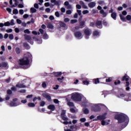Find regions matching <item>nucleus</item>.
<instances>
[{
  "instance_id": "37998d69",
  "label": "nucleus",
  "mask_w": 131,
  "mask_h": 131,
  "mask_svg": "<svg viewBox=\"0 0 131 131\" xmlns=\"http://www.w3.org/2000/svg\"><path fill=\"white\" fill-rule=\"evenodd\" d=\"M9 4L11 5V8L15 7V5H12V0H9Z\"/></svg>"
},
{
  "instance_id": "0e129e2a",
  "label": "nucleus",
  "mask_w": 131,
  "mask_h": 131,
  "mask_svg": "<svg viewBox=\"0 0 131 131\" xmlns=\"http://www.w3.org/2000/svg\"><path fill=\"white\" fill-rule=\"evenodd\" d=\"M55 15L56 16V17H59V12L58 11L55 12Z\"/></svg>"
},
{
  "instance_id": "412c9836",
  "label": "nucleus",
  "mask_w": 131,
  "mask_h": 131,
  "mask_svg": "<svg viewBox=\"0 0 131 131\" xmlns=\"http://www.w3.org/2000/svg\"><path fill=\"white\" fill-rule=\"evenodd\" d=\"M16 88H26V85H24V84H16Z\"/></svg>"
},
{
  "instance_id": "6e6d98bb",
  "label": "nucleus",
  "mask_w": 131,
  "mask_h": 131,
  "mask_svg": "<svg viewBox=\"0 0 131 131\" xmlns=\"http://www.w3.org/2000/svg\"><path fill=\"white\" fill-rule=\"evenodd\" d=\"M8 37H9V35H8V34L6 33L5 34V35L3 36V38L5 39H6L7 38H8Z\"/></svg>"
},
{
  "instance_id": "a878e982",
  "label": "nucleus",
  "mask_w": 131,
  "mask_h": 131,
  "mask_svg": "<svg viewBox=\"0 0 131 131\" xmlns=\"http://www.w3.org/2000/svg\"><path fill=\"white\" fill-rule=\"evenodd\" d=\"M99 79H100L99 78L94 79V82L95 84H97L100 83V81H99Z\"/></svg>"
},
{
  "instance_id": "0eeeda50",
  "label": "nucleus",
  "mask_w": 131,
  "mask_h": 131,
  "mask_svg": "<svg viewBox=\"0 0 131 131\" xmlns=\"http://www.w3.org/2000/svg\"><path fill=\"white\" fill-rule=\"evenodd\" d=\"M66 115V111L64 110L61 111V114L60 115V117L61 118V119L64 121H68V118L65 117Z\"/></svg>"
},
{
  "instance_id": "e433bc0d",
  "label": "nucleus",
  "mask_w": 131,
  "mask_h": 131,
  "mask_svg": "<svg viewBox=\"0 0 131 131\" xmlns=\"http://www.w3.org/2000/svg\"><path fill=\"white\" fill-rule=\"evenodd\" d=\"M82 84H83V85H88L89 84V81L86 80L83 81H82Z\"/></svg>"
},
{
  "instance_id": "7ed1b4c3",
  "label": "nucleus",
  "mask_w": 131,
  "mask_h": 131,
  "mask_svg": "<svg viewBox=\"0 0 131 131\" xmlns=\"http://www.w3.org/2000/svg\"><path fill=\"white\" fill-rule=\"evenodd\" d=\"M71 100H73V101L75 102H80L81 101V96L80 95V94H79L78 93H74L71 94Z\"/></svg>"
},
{
  "instance_id": "f257e3e1",
  "label": "nucleus",
  "mask_w": 131,
  "mask_h": 131,
  "mask_svg": "<svg viewBox=\"0 0 131 131\" xmlns=\"http://www.w3.org/2000/svg\"><path fill=\"white\" fill-rule=\"evenodd\" d=\"M32 56L31 55H27L21 59H19V65L21 66H25V69L29 68V63L30 62V59H31Z\"/></svg>"
},
{
  "instance_id": "6ab92c4d",
  "label": "nucleus",
  "mask_w": 131,
  "mask_h": 131,
  "mask_svg": "<svg viewBox=\"0 0 131 131\" xmlns=\"http://www.w3.org/2000/svg\"><path fill=\"white\" fill-rule=\"evenodd\" d=\"M23 46H24V48L26 49V50H29L30 49V47L29 46L28 43H27V42H24Z\"/></svg>"
},
{
  "instance_id": "20e7f679",
  "label": "nucleus",
  "mask_w": 131,
  "mask_h": 131,
  "mask_svg": "<svg viewBox=\"0 0 131 131\" xmlns=\"http://www.w3.org/2000/svg\"><path fill=\"white\" fill-rule=\"evenodd\" d=\"M121 81H126V91H128L130 90V88L129 87V76L126 74L123 77H121Z\"/></svg>"
},
{
  "instance_id": "f8f14e48",
  "label": "nucleus",
  "mask_w": 131,
  "mask_h": 131,
  "mask_svg": "<svg viewBox=\"0 0 131 131\" xmlns=\"http://www.w3.org/2000/svg\"><path fill=\"white\" fill-rule=\"evenodd\" d=\"M47 108L51 111H55V110H56V107L54 104H49V105H48V106L47 107Z\"/></svg>"
},
{
  "instance_id": "f704fd0d",
  "label": "nucleus",
  "mask_w": 131,
  "mask_h": 131,
  "mask_svg": "<svg viewBox=\"0 0 131 131\" xmlns=\"http://www.w3.org/2000/svg\"><path fill=\"white\" fill-rule=\"evenodd\" d=\"M5 27H9L11 25V24L9 23V21H7L4 24Z\"/></svg>"
},
{
  "instance_id": "69168bd1",
  "label": "nucleus",
  "mask_w": 131,
  "mask_h": 131,
  "mask_svg": "<svg viewBox=\"0 0 131 131\" xmlns=\"http://www.w3.org/2000/svg\"><path fill=\"white\" fill-rule=\"evenodd\" d=\"M60 11H61V12L62 13H64V12H66V9H64V8L62 7L61 8Z\"/></svg>"
},
{
  "instance_id": "a19ab883",
  "label": "nucleus",
  "mask_w": 131,
  "mask_h": 131,
  "mask_svg": "<svg viewBox=\"0 0 131 131\" xmlns=\"http://www.w3.org/2000/svg\"><path fill=\"white\" fill-rule=\"evenodd\" d=\"M126 19L128 21H130L131 20V15H127V16H126Z\"/></svg>"
},
{
  "instance_id": "c756f323",
  "label": "nucleus",
  "mask_w": 131,
  "mask_h": 131,
  "mask_svg": "<svg viewBox=\"0 0 131 131\" xmlns=\"http://www.w3.org/2000/svg\"><path fill=\"white\" fill-rule=\"evenodd\" d=\"M37 100H38L39 101H41V98H40V97H34V99H32V101L35 102Z\"/></svg>"
},
{
  "instance_id": "423d86ee",
  "label": "nucleus",
  "mask_w": 131,
  "mask_h": 131,
  "mask_svg": "<svg viewBox=\"0 0 131 131\" xmlns=\"http://www.w3.org/2000/svg\"><path fill=\"white\" fill-rule=\"evenodd\" d=\"M24 36H25V40L28 41V42H29L30 45H33V41L31 40V37H30V36L28 35L27 34H24Z\"/></svg>"
},
{
  "instance_id": "ddd939ff",
  "label": "nucleus",
  "mask_w": 131,
  "mask_h": 131,
  "mask_svg": "<svg viewBox=\"0 0 131 131\" xmlns=\"http://www.w3.org/2000/svg\"><path fill=\"white\" fill-rule=\"evenodd\" d=\"M59 26H60L61 28H63L64 30H67V28L66 27V25L62 21L59 22Z\"/></svg>"
},
{
  "instance_id": "5fc2aeb1",
  "label": "nucleus",
  "mask_w": 131,
  "mask_h": 131,
  "mask_svg": "<svg viewBox=\"0 0 131 131\" xmlns=\"http://www.w3.org/2000/svg\"><path fill=\"white\" fill-rule=\"evenodd\" d=\"M104 4V1H98V4L101 5Z\"/></svg>"
},
{
  "instance_id": "052dcab7",
  "label": "nucleus",
  "mask_w": 131,
  "mask_h": 131,
  "mask_svg": "<svg viewBox=\"0 0 131 131\" xmlns=\"http://www.w3.org/2000/svg\"><path fill=\"white\" fill-rule=\"evenodd\" d=\"M112 81L111 78H109L108 79H106V82H111Z\"/></svg>"
},
{
  "instance_id": "2f4dec72",
  "label": "nucleus",
  "mask_w": 131,
  "mask_h": 131,
  "mask_svg": "<svg viewBox=\"0 0 131 131\" xmlns=\"http://www.w3.org/2000/svg\"><path fill=\"white\" fill-rule=\"evenodd\" d=\"M47 28L50 29H54V26H53L51 24L49 23L47 25Z\"/></svg>"
},
{
  "instance_id": "4be33fe9",
  "label": "nucleus",
  "mask_w": 131,
  "mask_h": 131,
  "mask_svg": "<svg viewBox=\"0 0 131 131\" xmlns=\"http://www.w3.org/2000/svg\"><path fill=\"white\" fill-rule=\"evenodd\" d=\"M119 17H120V20L123 22H126V18L124 16H122L121 14H119Z\"/></svg>"
},
{
  "instance_id": "b1692460",
  "label": "nucleus",
  "mask_w": 131,
  "mask_h": 131,
  "mask_svg": "<svg viewBox=\"0 0 131 131\" xmlns=\"http://www.w3.org/2000/svg\"><path fill=\"white\" fill-rule=\"evenodd\" d=\"M84 21H81L79 23V26L81 27V28H83L84 27Z\"/></svg>"
},
{
  "instance_id": "bb28decb",
  "label": "nucleus",
  "mask_w": 131,
  "mask_h": 131,
  "mask_svg": "<svg viewBox=\"0 0 131 131\" xmlns=\"http://www.w3.org/2000/svg\"><path fill=\"white\" fill-rule=\"evenodd\" d=\"M50 2L51 3H54L56 6H59V2L56 0H51Z\"/></svg>"
},
{
  "instance_id": "3c124183",
  "label": "nucleus",
  "mask_w": 131,
  "mask_h": 131,
  "mask_svg": "<svg viewBox=\"0 0 131 131\" xmlns=\"http://www.w3.org/2000/svg\"><path fill=\"white\" fill-rule=\"evenodd\" d=\"M120 80H117V81L114 82L115 85H117V84H120Z\"/></svg>"
},
{
  "instance_id": "1a4fd4ad",
  "label": "nucleus",
  "mask_w": 131,
  "mask_h": 131,
  "mask_svg": "<svg viewBox=\"0 0 131 131\" xmlns=\"http://www.w3.org/2000/svg\"><path fill=\"white\" fill-rule=\"evenodd\" d=\"M42 96L49 102H51V97L49 94L47 93H43L42 94Z\"/></svg>"
},
{
  "instance_id": "58836bf2",
  "label": "nucleus",
  "mask_w": 131,
  "mask_h": 131,
  "mask_svg": "<svg viewBox=\"0 0 131 131\" xmlns=\"http://www.w3.org/2000/svg\"><path fill=\"white\" fill-rule=\"evenodd\" d=\"M32 34H34V35H39V34H40V33L37 32V31H33L32 32Z\"/></svg>"
},
{
  "instance_id": "393cba45",
  "label": "nucleus",
  "mask_w": 131,
  "mask_h": 131,
  "mask_svg": "<svg viewBox=\"0 0 131 131\" xmlns=\"http://www.w3.org/2000/svg\"><path fill=\"white\" fill-rule=\"evenodd\" d=\"M6 68L7 67V62H3L2 63H0V68Z\"/></svg>"
},
{
  "instance_id": "9d476101",
  "label": "nucleus",
  "mask_w": 131,
  "mask_h": 131,
  "mask_svg": "<svg viewBox=\"0 0 131 131\" xmlns=\"http://www.w3.org/2000/svg\"><path fill=\"white\" fill-rule=\"evenodd\" d=\"M96 27L98 29H101L102 28V21L101 20H97L96 21Z\"/></svg>"
},
{
  "instance_id": "aec40b11",
  "label": "nucleus",
  "mask_w": 131,
  "mask_h": 131,
  "mask_svg": "<svg viewBox=\"0 0 131 131\" xmlns=\"http://www.w3.org/2000/svg\"><path fill=\"white\" fill-rule=\"evenodd\" d=\"M100 13L102 15L103 17H106V16H107V13L105 12L103 10H100Z\"/></svg>"
},
{
  "instance_id": "5701e85b",
  "label": "nucleus",
  "mask_w": 131,
  "mask_h": 131,
  "mask_svg": "<svg viewBox=\"0 0 131 131\" xmlns=\"http://www.w3.org/2000/svg\"><path fill=\"white\" fill-rule=\"evenodd\" d=\"M67 105L68 106H69V107H70L75 106V104H74V102H70V101H69L67 103Z\"/></svg>"
},
{
  "instance_id": "de8ad7c7",
  "label": "nucleus",
  "mask_w": 131,
  "mask_h": 131,
  "mask_svg": "<svg viewBox=\"0 0 131 131\" xmlns=\"http://www.w3.org/2000/svg\"><path fill=\"white\" fill-rule=\"evenodd\" d=\"M16 53L18 55L20 54V49L19 48H16Z\"/></svg>"
},
{
  "instance_id": "dca6fc26",
  "label": "nucleus",
  "mask_w": 131,
  "mask_h": 131,
  "mask_svg": "<svg viewBox=\"0 0 131 131\" xmlns=\"http://www.w3.org/2000/svg\"><path fill=\"white\" fill-rule=\"evenodd\" d=\"M79 4H80V5H81L82 8L86 9H88V7H87V6H85V5H84V3H83V1H79Z\"/></svg>"
},
{
  "instance_id": "e2e57ef3",
  "label": "nucleus",
  "mask_w": 131,
  "mask_h": 131,
  "mask_svg": "<svg viewBox=\"0 0 131 131\" xmlns=\"http://www.w3.org/2000/svg\"><path fill=\"white\" fill-rule=\"evenodd\" d=\"M54 103H55V104H58L59 103V100H58V99H54Z\"/></svg>"
},
{
  "instance_id": "49530a36",
  "label": "nucleus",
  "mask_w": 131,
  "mask_h": 131,
  "mask_svg": "<svg viewBox=\"0 0 131 131\" xmlns=\"http://www.w3.org/2000/svg\"><path fill=\"white\" fill-rule=\"evenodd\" d=\"M102 24L104 26H107V23L106 20H103V21H102Z\"/></svg>"
},
{
  "instance_id": "4d7b16f0",
  "label": "nucleus",
  "mask_w": 131,
  "mask_h": 131,
  "mask_svg": "<svg viewBox=\"0 0 131 131\" xmlns=\"http://www.w3.org/2000/svg\"><path fill=\"white\" fill-rule=\"evenodd\" d=\"M80 122L83 123V122H85V118H81V119H80Z\"/></svg>"
},
{
  "instance_id": "c03bdc74",
  "label": "nucleus",
  "mask_w": 131,
  "mask_h": 131,
  "mask_svg": "<svg viewBox=\"0 0 131 131\" xmlns=\"http://www.w3.org/2000/svg\"><path fill=\"white\" fill-rule=\"evenodd\" d=\"M12 94V91H11V90H7V94L10 95Z\"/></svg>"
},
{
  "instance_id": "473e14b6",
  "label": "nucleus",
  "mask_w": 131,
  "mask_h": 131,
  "mask_svg": "<svg viewBox=\"0 0 131 131\" xmlns=\"http://www.w3.org/2000/svg\"><path fill=\"white\" fill-rule=\"evenodd\" d=\"M83 114L85 115L89 114V110H88V108H84L83 110Z\"/></svg>"
},
{
  "instance_id": "4c0bfd02",
  "label": "nucleus",
  "mask_w": 131,
  "mask_h": 131,
  "mask_svg": "<svg viewBox=\"0 0 131 131\" xmlns=\"http://www.w3.org/2000/svg\"><path fill=\"white\" fill-rule=\"evenodd\" d=\"M77 23V20L76 19H71L70 20V24H74Z\"/></svg>"
},
{
  "instance_id": "09e8293b",
  "label": "nucleus",
  "mask_w": 131,
  "mask_h": 131,
  "mask_svg": "<svg viewBox=\"0 0 131 131\" xmlns=\"http://www.w3.org/2000/svg\"><path fill=\"white\" fill-rule=\"evenodd\" d=\"M6 10L7 11V12H8V13H9V14L11 13V9L10 8H7L6 9Z\"/></svg>"
},
{
  "instance_id": "9b49d317",
  "label": "nucleus",
  "mask_w": 131,
  "mask_h": 131,
  "mask_svg": "<svg viewBox=\"0 0 131 131\" xmlns=\"http://www.w3.org/2000/svg\"><path fill=\"white\" fill-rule=\"evenodd\" d=\"M91 110H92L95 112H100V111L101 110V108H100V106H93L92 108H91Z\"/></svg>"
},
{
  "instance_id": "f3484780",
  "label": "nucleus",
  "mask_w": 131,
  "mask_h": 131,
  "mask_svg": "<svg viewBox=\"0 0 131 131\" xmlns=\"http://www.w3.org/2000/svg\"><path fill=\"white\" fill-rule=\"evenodd\" d=\"M96 6L95 2H90V3L88 4V7L90 8H93Z\"/></svg>"
},
{
  "instance_id": "a211bd4d",
  "label": "nucleus",
  "mask_w": 131,
  "mask_h": 131,
  "mask_svg": "<svg viewBox=\"0 0 131 131\" xmlns=\"http://www.w3.org/2000/svg\"><path fill=\"white\" fill-rule=\"evenodd\" d=\"M111 18H112L113 19H114V20H116V18H117V13L116 12H114L113 13H111Z\"/></svg>"
},
{
  "instance_id": "79ce46f5",
  "label": "nucleus",
  "mask_w": 131,
  "mask_h": 131,
  "mask_svg": "<svg viewBox=\"0 0 131 131\" xmlns=\"http://www.w3.org/2000/svg\"><path fill=\"white\" fill-rule=\"evenodd\" d=\"M45 104L46 102H45V101H42L41 102H40V106L43 107Z\"/></svg>"
},
{
  "instance_id": "338daca9",
  "label": "nucleus",
  "mask_w": 131,
  "mask_h": 131,
  "mask_svg": "<svg viewBox=\"0 0 131 131\" xmlns=\"http://www.w3.org/2000/svg\"><path fill=\"white\" fill-rule=\"evenodd\" d=\"M66 13H67L68 15L71 14V10H67V11H65Z\"/></svg>"
},
{
  "instance_id": "c9c22d12",
  "label": "nucleus",
  "mask_w": 131,
  "mask_h": 131,
  "mask_svg": "<svg viewBox=\"0 0 131 131\" xmlns=\"http://www.w3.org/2000/svg\"><path fill=\"white\" fill-rule=\"evenodd\" d=\"M93 34L94 36H97L99 35V32H98V31H95Z\"/></svg>"
},
{
  "instance_id": "774afa93",
  "label": "nucleus",
  "mask_w": 131,
  "mask_h": 131,
  "mask_svg": "<svg viewBox=\"0 0 131 131\" xmlns=\"http://www.w3.org/2000/svg\"><path fill=\"white\" fill-rule=\"evenodd\" d=\"M9 37V39L12 40V39H13V35L10 34V35H9V37Z\"/></svg>"
},
{
  "instance_id": "ea45409f",
  "label": "nucleus",
  "mask_w": 131,
  "mask_h": 131,
  "mask_svg": "<svg viewBox=\"0 0 131 131\" xmlns=\"http://www.w3.org/2000/svg\"><path fill=\"white\" fill-rule=\"evenodd\" d=\"M24 33L25 34H30V31H29V29H26V30H25L24 31Z\"/></svg>"
},
{
  "instance_id": "603ef678",
  "label": "nucleus",
  "mask_w": 131,
  "mask_h": 131,
  "mask_svg": "<svg viewBox=\"0 0 131 131\" xmlns=\"http://www.w3.org/2000/svg\"><path fill=\"white\" fill-rule=\"evenodd\" d=\"M41 86H42V88L46 89V88H47V84H46V82H42Z\"/></svg>"
},
{
  "instance_id": "864d4df0",
  "label": "nucleus",
  "mask_w": 131,
  "mask_h": 131,
  "mask_svg": "<svg viewBox=\"0 0 131 131\" xmlns=\"http://www.w3.org/2000/svg\"><path fill=\"white\" fill-rule=\"evenodd\" d=\"M89 13V11L88 10H83V11H82V14L85 15V14H87Z\"/></svg>"
},
{
  "instance_id": "39448f33",
  "label": "nucleus",
  "mask_w": 131,
  "mask_h": 131,
  "mask_svg": "<svg viewBox=\"0 0 131 131\" xmlns=\"http://www.w3.org/2000/svg\"><path fill=\"white\" fill-rule=\"evenodd\" d=\"M83 33L84 34L85 38L88 39L89 36L91 35V30L90 29H85L83 31Z\"/></svg>"
},
{
  "instance_id": "a18cd8bd",
  "label": "nucleus",
  "mask_w": 131,
  "mask_h": 131,
  "mask_svg": "<svg viewBox=\"0 0 131 131\" xmlns=\"http://www.w3.org/2000/svg\"><path fill=\"white\" fill-rule=\"evenodd\" d=\"M81 8H82V7H81V6L80 5H79V4L76 5V8H77L78 9H81Z\"/></svg>"
},
{
  "instance_id": "bf43d9fd",
  "label": "nucleus",
  "mask_w": 131,
  "mask_h": 131,
  "mask_svg": "<svg viewBox=\"0 0 131 131\" xmlns=\"http://www.w3.org/2000/svg\"><path fill=\"white\" fill-rule=\"evenodd\" d=\"M18 13L20 15H23L24 14V10H19V11H18Z\"/></svg>"
},
{
  "instance_id": "13d9d810",
  "label": "nucleus",
  "mask_w": 131,
  "mask_h": 131,
  "mask_svg": "<svg viewBox=\"0 0 131 131\" xmlns=\"http://www.w3.org/2000/svg\"><path fill=\"white\" fill-rule=\"evenodd\" d=\"M70 112L75 113L76 112V110L74 108H70Z\"/></svg>"
},
{
  "instance_id": "6e6552de",
  "label": "nucleus",
  "mask_w": 131,
  "mask_h": 131,
  "mask_svg": "<svg viewBox=\"0 0 131 131\" xmlns=\"http://www.w3.org/2000/svg\"><path fill=\"white\" fill-rule=\"evenodd\" d=\"M107 116V113H104L101 115L97 116V119L98 120H105L106 119V116Z\"/></svg>"
},
{
  "instance_id": "cd10ccee",
  "label": "nucleus",
  "mask_w": 131,
  "mask_h": 131,
  "mask_svg": "<svg viewBox=\"0 0 131 131\" xmlns=\"http://www.w3.org/2000/svg\"><path fill=\"white\" fill-rule=\"evenodd\" d=\"M28 107H35L36 105L34 103H28Z\"/></svg>"
},
{
  "instance_id": "4468645a",
  "label": "nucleus",
  "mask_w": 131,
  "mask_h": 131,
  "mask_svg": "<svg viewBox=\"0 0 131 131\" xmlns=\"http://www.w3.org/2000/svg\"><path fill=\"white\" fill-rule=\"evenodd\" d=\"M74 35L75 37H76V38H80V37H81L82 34L81 32H80V31H77L75 32Z\"/></svg>"
},
{
  "instance_id": "72a5a7b5",
  "label": "nucleus",
  "mask_w": 131,
  "mask_h": 131,
  "mask_svg": "<svg viewBox=\"0 0 131 131\" xmlns=\"http://www.w3.org/2000/svg\"><path fill=\"white\" fill-rule=\"evenodd\" d=\"M18 11L17 9H13V10H12V14H18Z\"/></svg>"
},
{
  "instance_id": "8fccbe9b",
  "label": "nucleus",
  "mask_w": 131,
  "mask_h": 131,
  "mask_svg": "<svg viewBox=\"0 0 131 131\" xmlns=\"http://www.w3.org/2000/svg\"><path fill=\"white\" fill-rule=\"evenodd\" d=\"M6 32H7V33H10L12 32V29H9L8 30H6Z\"/></svg>"
},
{
  "instance_id": "c85d7f7f",
  "label": "nucleus",
  "mask_w": 131,
  "mask_h": 131,
  "mask_svg": "<svg viewBox=\"0 0 131 131\" xmlns=\"http://www.w3.org/2000/svg\"><path fill=\"white\" fill-rule=\"evenodd\" d=\"M36 12H37V10H36L35 8L31 7V8H30V12L31 13H36Z\"/></svg>"
},
{
  "instance_id": "f03ea898",
  "label": "nucleus",
  "mask_w": 131,
  "mask_h": 131,
  "mask_svg": "<svg viewBox=\"0 0 131 131\" xmlns=\"http://www.w3.org/2000/svg\"><path fill=\"white\" fill-rule=\"evenodd\" d=\"M114 119L115 120L118 121V124H121L124 123L126 121H128L129 118H128V116H127V115L121 114L115 115Z\"/></svg>"
},
{
  "instance_id": "680f3d73",
  "label": "nucleus",
  "mask_w": 131,
  "mask_h": 131,
  "mask_svg": "<svg viewBox=\"0 0 131 131\" xmlns=\"http://www.w3.org/2000/svg\"><path fill=\"white\" fill-rule=\"evenodd\" d=\"M34 7L36 9H38L39 8V6L38 5V4H34Z\"/></svg>"
},
{
  "instance_id": "2eb2a0df",
  "label": "nucleus",
  "mask_w": 131,
  "mask_h": 131,
  "mask_svg": "<svg viewBox=\"0 0 131 131\" xmlns=\"http://www.w3.org/2000/svg\"><path fill=\"white\" fill-rule=\"evenodd\" d=\"M52 74H54V76H55V77H59L62 74V73L61 72H54L52 73Z\"/></svg>"
},
{
  "instance_id": "7c9ffc66",
  "label": "nucleus",
  "mask_w": 131,
  "mask_h": 131,
  "mask_svg": "<svg viewBox=\"0 0 131 131\" xmlns=\"http://www.w3.org/2000/svg\"><path fill=\"white\" fill-rule=\"evenodd\" d=\"M9 105L11 107H14V106H17V103L14 102H11L9 104Z\"/></svg>"
}]
</instances>
